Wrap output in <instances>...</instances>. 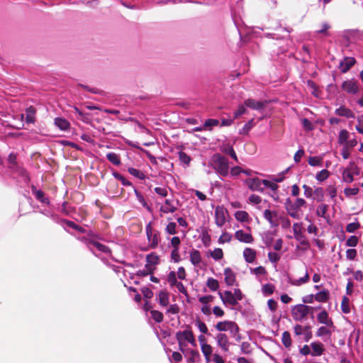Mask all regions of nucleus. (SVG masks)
Listing matches in <instances>:
<instances>
[{
  "label": "nucleus",
  "mask_w": 363,
  "mask_h": 363,
  "mask_svg": "<svg viewBox=\"0 0 363 363\" xmlns=\"http://www.w3.org/2000/svg\"><path fill=\"white\" fill-rule=\"evenodd\" d=\"M55 124L62 130H66L69 127V123L67 120L61 118H55Z\"/></svg>",
  "instance_id": "obj_26"
},
{
  "label": "nucleus",
  "mask_w": 363,
  "mask_h": 363,
  "mask_svg": "<svg viewBox=\"0 0 363 363\" xmlns=\"http://www.w3.org/2000/svg\"><path fill=\"white\" fill-rule=\"evenodd\" d=\"M26 122L33 123L35 121V109L33 107H29L26 109Z\"/></svg>",
  "instance_id": "obj_37"
},
{
  "label": "nucleus",
  "mask_w": 363,
  "mask_h": 363,
  "mask_svg": "<svg viewBox=\"0 0 363 363\" xmlns=\"http://www.w3.org/2000/svg\"><path fill=\"white\" fill-rule=\"evenodd\" d=\"M175 336L178 342L179 349L182 352L187 350L189 345H191L193 347L196 346V339L189 327H186L184 330L177 332Z\"/></svg>",
  "instance_id": "obj_1"
},
{
  "label": "nucleus",
  "mask_w": 363,
  "mask_h": 363,
  "mask_svg": "<svg viewBox=\"0 0 363 363\" xmlns=\"http://www.w3.org/2000/svg\"><path fill=\"white\" fill-rule=\"evenodd\" d=\"M218 296L223 303L225 306H235L238 303V301L233 295V292L230 291H225L224 292L219 291Z\"/></svg>",
  "instance_id": "obj_10"
},
{
  "label": "nucleus",
  "mask_w": 363,
  "mask_h": 363,
  "mask_svg": "<svg viewBox=\"0 0 363 363\" xmlns=\"http://www.w3.org/2000/svg\"><path fill=\"white\" fill-rule=\"evenodd\" d=\"M329 297V293L327 290H323L315 295V300L318 302H326Z\"/></svg>",
  "instance_id": "obj_27"
},
{
  "label": "nucleus",
  "mask_w": 363,
  "mask_h": 363,
  "mask_svg": "<svg viewBox=\"0 0 363 363\" xmlns=\"http://www.w3.org/2000/svg\"><path fill=\"white\" fill-rule=\"evenodd\" d=\"M236 240L244 243H252L254 241L251 233H245L242 230H238L235 233Z\"/></svg>",
  "instance_id": "obj_13"
},
{
  "label": "nucleus",
  "mask_w": 363,
  "mask_h": 363,
  "mask_svg": "<svg viewBox=\"0 0 363 363\" xmlns=\"http://www.w3.org/2000/svg\"><path fill=\"white\" fill-rule=\"evenodd\" d=\"M190 261L194 265H199L201 262V256L199 251L194 250L190 252Z\"/></svg>",
  "instance_id": "obj_24"
},
{
  "label": "nucleus",
  "mask_w": 363,
  "mask_h": 363,
  "mask_svg": "<svg viewBox=\"0 0 363 363\" xmlns=\"http://www.w3.org/2000/svg\"><path fill=\"white\" fill-rule=\"evenodd\" d=\"M224 279L228 286H233L235 282V274L230 268L224 269Z\"/></svg>",
  "instance_id": "obj_18"
},
{
  "label": "nucleus",
  "mask_w": 363,
  "mask_h": 363,
  "mask_svg": "<svg viewBox=\"0 0 363 363\" xmlns=\"http://www.w3.org/2000/svg\"><path fill=\"white\" fill-rule=\"evenodd\" d=\"M335 113L340 116H345L346 118H354V114L350 109L346 108L345 106H340L339 108L335 110Z\"/></svg>",
  "instance_id": "obj_22"
},
{
  "label": "nucleus",
  "mask_w": 363,
  "mask_h": 363,
  "mask_svg": "<svg viewBox=\"0 0 363 363\" xmlns=\"http://www.w3.org/2000/svg\"><path fill=\"white\" fill-rule=\"evenodd\" d=\"M206 286L211 290V291H216L219 287V283L218 280L213 279V278H208L206 281Z\"/></svg>",
  "instance_id": "obj_34"
},
{
  "label": "nucleus",
  "mask_w": 363,
  "mask_h": 363,
  "mask_svg": "<svg viewBox=\"0 0 363 363\" xmlns=\"http://www.w3.org/2000/svg\"><path fill=\"white\" fill-rule=\"evenodd\" d=\"M215 328L219 332H229L230 334L237 340L240 339L239 334V327L233 321L223 320L217 323Z\"/></svg>",
  "instance_id": "obj_2"
},
{
  "label": "nucleus",
  "mask_w": 363,
  "mask_h": 363,
  "mask_svg": "<svg viewBox=\"0 0 363 363\" xmlns=\"http://www.w3.org/2000/svg\"><path fill=\"white\" fill-rule=\"evenodd\" d=\"M235 218L241 223H249L251 221L250 216L245 211H237L234 213Z\"/></svg>",
  "instance_id": "obj_20"
},
{
  "label": "nucleus",
  "mask_w": 363,
  "mask_h": 363,
  "mask_svg": "<svg viewBox=\"0 0 363 363\" xmlns=\"http://www.w3.org/2000/svg\"><path fill=\"white\" fill-rule=\"evenodd\" d=\"M342 179L345 182L351 183L354 181V174L346 168L342 172Z\"/></svg>",
  "instance_id": "obj_32"
},
{
  "label": "nucleus",
  "mask_w": 363,
  "mask_h": 363,
  "mask_svg": "<svg viewBox=\"0 0 363 363\" xmlns=\"http://www.w3.org/2000/svg\"><path fill=\"white\" fill-rule=\"evenodd\" d=\"M266 102L255 101L252 99H248L245 101V105L246 107L254 110H260L265 106Z\"/></svg>",
  "instance_id": "obj_16"
},
{
  "label": "nucleus",
  "mask_w": 363,
  "mask_h": 363,
  "mask_svg": "<svg viewBox=\"0 0 363 363\" xmlns=\"http://www.w3.org/2000/svg\"><path fill=\"white\" fill-rule=\"evenodd\" d=\"M323 158L321 157H310L308 158V164L311 166H320L322 164Z\"/></svg>",
  "instance_id": "obj_42"
},
{
  "label": "nucleus",
  "mask_w": 363,
  "mask_h": 363,
  "mask_svg": "<svg viewBox=\"0 0 363 363\" xmlns=\"http://www.w3.org/2000/svg\"><path fill=\"white\" fill-rule=\"evenodd\" d=\"M309 280V275L308 272H306L304 276L300 279H294L291 281V284L294 286H301L303 284H306Z\"/></svg>",
  "instance_id": "obj_35"
},
{
  "label": "nucleus",
  "mask_w": 363,
  "mask_h": 363,
  "mask_svg": "<svg viewBox=\"0 0 363 363\" xmlns=\"http://www.w3.org/2000/svg\"><path fill=\"white\" fill-rule=\"evenodd\" d=\"M245 184L252 191H263L264 182L259 178L248 179L245 181Z\"/></svg>",
  "instance_id": "obj_12"
},
{
  "label": "nucleus",
  "mask_w": 363,
  "mask_h": 363,
  "mask_svg": "<svg viewBox=\"0 0 363 363\" xmlns=\"http://www.w3.org/2000/svg\"><path fill=\"white\" fill-rule=\"evenodd\" d=\"M147 262L151 264H157L159 261V257L155 255H150L147 257Z\"/></svg>",
  "instance_id": "obj_64"
},
{
  "label": "nucleus",
  "mask_w": 363,
  "mask_h": 363,
  "mask_svg": "<svg viewBox=\"0 0 363 363\" xmlns=\"http://www.w3.org/2000/svg\"><path fill=\"white\" fill-rule=\"evenodd\" d=\"M196 326L198 327L199 330L202 333H208V328L206 326V325L201 321V320H199L196 322Z\"/></svg>",
  "instance_id": "obj_59"
},
{
  "label": "nucleus",
  "mask_w": 363,
  "mask_h": 363,
  "mask_svg": "<svg viewBox=\"0 0 363 363\" xmlns=\"http://www.w3.org/2000/svg\"><path fill=\"white\" fill-rule=\"evenodd\" d=\"M356 130L361 134H363V116H360L357 118V124L356 125Z\"/></svg>",
  "instance_id": "obj_57"
},
{
  "label": "nucleus",
  "mask_w": 363,
  "mask_h": 363,
  "mask_svg": "<svg viewBox=\"0 0 363 363\" xmlns=\"http://www.w3.org/2000/svg\"><path fill=\"white\" fill-rule=\"evenodd\" d=\"M176 209V206H174L172 202L169 199H167L164 204L160 208L161 211L164 213H173Z\"/></svg>",
  "instance_id": "obj_23"
},
{
  "label": "nucleus",
  "mask_w": 363,
  "mask_h": 363,
  "mask_svg": "<svg viewBox=\"0 0 363 363\" xmlns=\"http://www.w3.org/2000/svg\"><path fill=\"white\" fill-rule=\"evenodd\" d=\"M176 276V272L174 271L170 272L168 274L167 281L172 286H174L178 282Z\"/></svg>",
  "instance_id": "obj_50"
},
{
  "label": "nucleus",
  "mask_w": 363,
  "mask_h": 363,
  "mask_svg": "<svg viewBox=\"0 0 363 363\" xmlns=\"http://www.w3.org/2000/svg\"><path fill=\"white\" fill-rule=\"evenodd\" d=\"M311 308V307L303 304L294 306L291 309L293 318L298 321L303 320L307 316Z\"/></svg>",
  "instance_id": "obj_4"
},
{
  "label": "nucleus",
  "mask_w": 363,
  "mask_h": 363,
  "mask_svg": "<svg viewBox=\"0 0 363 363\" xmlns=\"http://www.w3.org/2000/svg\"><path fill=\"white\" fill-rule=\"evenodd\" d=\"M179 157L181 162L188 165L190 163L191 158L184 152H179Z\"/></svg>",
  "instance_id": "obj_49"
},
{
  "label": "nucleus",
  "mask_w": 363,
  "mask_h": 363,
  "mask_svg": "<svg viewBox=\"0 0 363 363\" xmlns=\"http://www.w3.org/2000/svg\"><path fill=\"white\" fill-rule=\"evenodd\" d=\"M264 217L272 226L279 225V216L277 211L267 209L264 211Z\"/></svg>",
  "instance_id": "obj_14"
},
{
  "label": "nucleus",
  "mask_w": 363,
  "mask_h": 363,
  "mask_svg": "<svg viewBox=\"0 0 363 363\" xmlns=\"http://www.w3.org/2000/svg\"><path fill=\"white\" fill-rule=\"evenodd\" d=\"M228 216V210L223 206H218L215 208V223L217 226H223Z\"/></svg>",
  "instance_id": "obj_5"
},
{
  "label": "nucleus",
  "mask_w": 363,
  "mask_h": 363,
  "mask_svg": "<svg viewBox=\"0 0 363 363\" xmlns=\"http://www.w3.org/2000/svg\"><path fill=\"white\" fill-rule=\"evenodd\" d=\"M329 175L330 173L327 169H323L316 174L315 178L319 182H323L328 179Z\"/></svg>",
  "instance_id": "obj_44"
},
{
  "label": "nucleus",
  "mask_w": 363,
  "mask_h": 363,
  "mask_svg": "<svg viewBox=\"0 0 363 363\" xmlns=\"http://www.w3.org/2000/svg\"><path fill=\"white\" fill-rule=\"evenodd\" d=\"M231 240H232V235L227 232H224L221 234V235L218 238V242L220 244H223L225 242H230L231 241Z\"/></svg>",
  "instance_id": "obj_43"
},
{
  "label": "nucleus",
  "mask_w": 363,
  "mask_h": 363,
  "mask_svg": "<svg viewBox=\"0 0 363 363\" xmlns=\"http://www.w3.org/2000/svg\"><path fill=\"white\" fill-rule=\"evenodd\" d=\"M152 318L157 323H160L163 320V314L155 310H152L150 311Z\"/></svg>",
  "instance_id": "obj_45"
},
{
  "label": "nucleus",
  "mask_w": 363,
  "mask_h": 363,
  "mask_svg": "<svg viewBox=\"0 0 363 363\" xmlns=\"http://www.w3.org/2000/svg\"><path fill=\"white\" fill-rule=\"evenodd\" d=\"M146 234L150 247H156L159 242V233L152 229L150 223L146 226Z\"/></svg>",
  "instance_id": "obj_7"
},
{
  "label": "nucleus",
  "mask_w": 363,
  "mask_h": 363,
  "mask_svg": "<svg viewBox=\"0 0 363 363\" xmlns=\"http://www.w3.org/2000/svg\"><path fill=\"white\" fill-rule=\"evenodd\" d=\"M171 245L173 247L174 249H178L179 247L181 241L179 237H173L171 240Z\"/></svg>",
  "instance_id": "obj_63"
},
{
  "label": "nucleus",
  "mask_w": 363,
  "mask_h": 363,
  "mask_svg": "<svg viewBox=\"0 0 363 363\" xmlns=\"http://www.w3.org/2000/svg\"><path fill=\"white\" fill-rule=\"evenodd\" d=\"M250 270H251L252 273H253L256 275H264L266 274L265 269L262 266H259V267L254 268V269H251Z\"/></svg>",
  "instance_id": "obj_60"
},
{
  "label": "nucleus",
  "mask_w": 363,
  "mask_h": 363,
  "mask_svg": "<svg viewBox=\"0 0 363 363\" xmlns=\"http://www.w3.org/2000/svg\"><path fill=\"white\" fill-rule=\"evenodd\" d=\"M355 63V60L352 57L345 58L339 65L342 72H347Z\"/></svg>",
  "instance_id": "obj_17"
},
{
  "label": "nucleus",
  "mask_w": 363,
  "mask_h": 363,
  "mask_svg": "<svg viewBox=\"0 0 363 363\" xmlns=\"http://www.w3.org/2000/svg\"><path fill=\"white\" fill-rule=\"evenodd\" d=\"M91 245H92V247H95L96 250H98L99 251L104 252H109V250L107 247H106L105 245H104L99 242H94L91 243Z\"/></svg>",
  "instance_id": "obj_52"
},
{
  "label": "nucleus",
  "mask_w": 363,
  "mask_h": 363,
  "mask_svg": "<svg viewBox=\"0 0 363 363\" xmlns=\"http://www.w3.org/2000/svg\"><path fill=\"white\" fill-rule=\"evenodd\" d=\"M209 255L215 260H220L223 257V252L222 249L216 248L212 251H210Z\"/></svg>",
  "instance_id": "obj_30"
},
{
  "label": "nucleus",
  "mask_w": 363,
  "mask_h": 363,
  "mask_svg": "<svg viewBox=\"0 0 363 363\" xmlns=\"http://www.w3.org/2000/svg\"><path fill=\"white\" fill-rule=\"evenodd\" d=\"M213 296L211 295L203 296L199 298V302L202 304L201 311L206 315H210L211 313V308L209 303L212 302Z\"/></svg>",
  "instance_id": "obj_9"
},
{
  "label": "nucleus",
  "mask_w": 363,
  "mask_h": 363,
  "mask_svg": "<svg viewBox=\"0 0 363 363\" xmlns=\"http://www.w3.org/2000/svg\"><path fill=\"white\" fill-rule=\"evenodd\" d=\"M282 343L286 347H289L291 345V340L290 334L288 332H284L282 335Z\"/></svg>",
  "instance_id": "obj_46"
},
{
  "label": "nucleus",
  "mask_w": 363,
  "mask_h": 363,
  "mask_svg": "<svg viewBox=\"0 0 363 363\" xmlns=\"http://www.w3.org/2000/svg\"><path fill=\"white\" fill-rule=\"evenodd\" d=\"M328 206L325 204H320L318 206L316 210V214L322 218H325L326 213L328 211Z\"/></svg>",
  "instance_id": "obj_39"
},
{
  "label": "nucleus",
  "mask_w": 363,
  "mask_h": 363,
  "mask_svg": "<svg viewBox=\"0 0 363 363\" xmlns=\"http://www.w3.org/2000/svg\"><path fill=\"white\" fill-rule=\"evenodd\" d=\"M357 243H358V238H357V237L354 236V235L350 236L346 242V245L350 247H355L357 245Z\"/></svg>",
  "instance_id": "obj_54"
},
{
  "label": "nucleus",
  "mask_w": 363,
  "mask_h": 363,
  "mask_svg": "<svg viewBox=\"0 0 363 363\" xmlns=\"http://www.w3.org/2000/svg\"><path fill=\"white\" fill-rule=\"evenodd\" d=\"M268 257L271 262L277 263L280 259V255L276 252H269Z\"/></svg>",
  "instance_id": "obj_58"
},
{
  "label": "nucleus",
  "mask_w": 363,
  "mask_h": 363,
  "mask_svg": "<svg viewBox=\"0 0 363 363\" xmlns=\"http://www.w3.org/2000/svg\"><path fill=\"white\" fill-rule=\"evenodd\" d=\"M333 328L325 326H322L319 328L316 332V335L318 337H323L325 335H330L332 333V330Z\"/></svg>",
  "instance_id": "obj_29"
},
{
  "label": "nucleus",
  "mask_w": 363,
  "mask_h": 363,
  "mask_svg": "<svg viewBox=\"0 0 363 363\" xmlns=\"http://www.w3.org/2000/svg\"><path fill=\"white\" fill-rule=\"evenodd\" d=\"M201 349L205 357L208 359L213 352L212 347L206 342H203L201 345Z\"/></svg>",
  "instance_id": "obj_28"
},
{
  "label": "nucleus",
  "mask_w": 363,
  "mask_h": 363,
  "mask_svg": "<svg viewBox=\"0 0 363 363\" xmlns=\"http://www.w3.org/2000/svg\"><path fill=\"white\" fill-rule=\"evenodd\" d=\"M128 171L130 174H132L133 176H134L140 179H143L145 177V174L141 171H140L137 169L130 167V168H128Z\"/></svg>",
  "instance_id": "obj_40"
},
{
  "label": "nucleus",
  "mask_w": 363,
  "mask_h": 363,
  "mask_svg": "<svg viewBox=\"0 0 363 363\" xmlns=\"http://www.w3.org/2000/svg\"><path fill=\"white\" fill-rule=\"evenodd\" d=\"M359 189L357 188H346L344 190V193L347 196H351L357 194Z\"/></svg>",
  "instance_id": "obj_56"
},
{
  "label": "nucleus",
  "mask_w": 363,
  "mask_h": 363,
  "mask_svg": "<svg viewBox=\"0 0 363 363\" xmlns=\"http://www.w3.org/2000/svg\"><path fill=\"white\" fill-rule=\"evenodd\" d=\"M242 255L245 262L247 263H253L257 257L256 250L250 247L245 248Z\"/></svg>",
  "instance_id": "obj_15"
},
{
  "label": "nucleus",
  "mask_w": 363,
  "mask_h": 363,
  "mask_svg": "<svg viewBox=\"0 0 363 363\" xmlns=\"http://www.w3.org/2000/svg\"><path fill=\"white\" fill-rule=\"evenodd\" d=\"M275 287L272 284H266L262 286V291L264 296L272 295L274 291Z\"/></svg>",
  "instance_id": "obj_31"
},
{
  "label": "nucleus",
  "mask_w": 363,
  "mask_h": 363,
  "mask_svg": "<svg viewBox=\"0 0 363 363\" xmlns=\"http://www.w3.org/2000/svg\"><path fill=\"white\" fill-rule=\"evenodd\" d=\"M157 298L160 304L162 306H167L169 303V294L165 291H161L157 294Z\"/></svg>",
  "instance_id": "obj_21"
},
{
  "label": "nucleus",
  "mask_w": 363,
  "mask_h": 363,
  "mask_svg": "<svg viewBox=\"0 0 363 363\" xmlns=\"http://www.w3.org/2000/svg\"><path fill=\"white\" fill-rule=\"evenodd\" d=\"M107 159L115 165H118L121 163L118 155L114 152L107 154Z\"/></svg>",
  "instance_id": "obj_38"
},
{
  "label": "nucleus",
  "mask_w": 363,
  "mask_h": 363,
  "mask_svg": "<svg viewBox=\"0 0 363 363\" xmlns=\"http://www.w3.org/2000/svg\"><path fill=\"white\" fill-rule=\"evenodd\" d=\"M317 319L319 323L325 324L328 327L334 328L333 323L328 317V314L325 311H321L317 316Z\"/></svg>",
  "instance_id": "obj_19"
},
{
  "label": "nucleus",
  "mask_w": 363,
  "mask_h": 363,
  "mask_svg": "<svg viewBox=\"0 0 363 363\" xmlns=\"http://www.w3.org/2000/svg\"><path fill=\"white\" fill-rule=\"evenodd\" d=\"M341 88L344 91L350 94H355L359 91V84L354 79L344 81Z\"/></svg>",
  "instance_id": "obj_8"
},
{
  "label": "nucleus",
  "mask_w": 363,
  "mask_h": 363,
  "mask_svg": "<svg viewBox=\"0 0 363 363\" xmlns=\"http://www.w3.org/2000/svg\"><path fill=\"white\" fill-rule=\"evenodd\" d=\"M215 339L218 346L221 349L222 351L225 352H228L230 347V342L228 336L225 333H218L216 336Z\"/></svg>",
  "instance_id": "obj_11"
},
{
  "label": "nucleus",
  "mask_w": 363,
  "mask_h": 363,
  "mask_svg": "<svg viewBox=\"0 0 363 363\" xmlns=\"http://www.w3.org/2000/svg\"><path fill=\"white\" fill-rule=\"evenodd\" d=\"M263 182H264V188L267 187V188L270 189L274 193L277 191V190L278 189V185L275 183V182L264 179Z\"/></svg>",
  "instance_id": "obj_41"
},
{
  "label": "nucleus",
  "mask_w": 363,
  "mask_h": 363,
  "mask_svg": "<svg viewBox=\"0 0 363 363\" xmlns=\"http://www.w3.org/2000/svg\"><path fill=\"white\" fill-rule=\"evenodd\" d=\"M312 348V355L313 356H319L322 354L323 352V346L320 342H313L311 345Z\"/></svg>",
  "instance_id": "obj_25"
},
{
  "label": "nucleus",
  "mask_w": 363,
  "mask_h": 363,
  "mask_svg": "<svg viewBox=\"0 0 363 363\" xmlns=\"http://www.w3.org/2000/svg\"><path fill=\"white\" fill-rule=\"evenodd\" d=\"M359 223H349L346 227V230L348 233H353L356 230H357L359 228Z\"/></svg>",
  "instance_id": "obj_55"
},
{
  "label": "nucleus",
  "mask_w": 363,
  "mask_h": 363,
  "mask_svg": "<svg viewBox=\"0 0 363 363\" xmlns=\"http://www.w3.org/2000/svg\"><path fill=\"white\" fill-rule=\"evenodd\" d=\"M349 138V133L346 130H342L338 135V143L344 145Z\"/></svg>",
  "instance_id": "obj_33"
},
{
  "label": "nucleus",
  "mask_w": 363,
  "mask_h": 363,
  "mask_svg": "<svg viewBox=\"0 0 363 363\" xmlns=\"http://www.w3.org/2000/svg\"><path fill=\"white\" fill-rule=\"evenodd\" d=\"M249 201L253 204H259L262 201V199L259 196L252 194L249 197Z\"/></svg>",
  "instance_id": "obj_62"
},
{
  "label": "nucleus",
  "mask_w": 363,
  "mask_h": 363,
  "mask_svg": "<svg viewBox=\"0 0 363 363\" xmlns=\"http://www.w3.org/2000/svg\"><path fill=\"white\" fill-rule=\"evenodd\" d=\"M341 309L344 313H349L350 312V299L347 297H343Z\"/></svg>",
  "instance_id": "obj_36"
},
{
  "label": "nucleus",
  "mask_w": 363,
  "mask_h": 363,
  "mask_svg": "<svg viewBox=\"0 0 363 363\" xmlns=\"http://www.w3.org/2000/svg\"><path fill=\"white\" fill-rule=\"evenodd\" d=\"M219 124L218 120L216 119H208L204 123V128L206 129H211V127L218 125Z\"/></svg>",
  "instance_id": "obj_51"
},
{
  "label": "nucleus",
  "mask_w": 363,
  "mask_h": 363,
  "mask_svg": "<svg viewBox=\"0 0 363 363\" xmlns=\"http://www.w3.org/2000/svg\"><path fill=\"white\" fill-rule=\"evenodd\" d=\"M176 228H177V224L174 222H171V223H168V225H167V227L165 228V231H166V233H167L169 235H174L177 233Z\"/></svg>",
  "instance_id": "obj_47"
},
{
  "label": "nucleus",
  "mask_w": 363,
  "mask_h": 363,
  "mask_svg": "<svg viewBox=\"0 0 363 363\" xmlns=\"http://www.w3.org/2000/svg\"><path fill=\"white\" fill-rule=\"evenodd\" d=\"M354 175H358L359 173V169L355 164L354 162H351L349 164V166L347 167Z\"/></svg>",
  "instance_id": "obj_53"
},
{
  "label": "nucleus",
  "mask_w": 363,
  "mask_h": 363,
  "mask_svg": "<svg viewBox=\"0 0 363 363\" xmlns=\"http://www.w3.org/2000/svg\"><path fill=\"white\" fill-rule=\"evenodd\" d=\"M245 107L246 106H245V104L239 105L238 110H236L234 113L235 118H237L239 116H240L241 115L246 113L247 109Z\"/></svg>",
  "instance_id": "obj_48"
},
{
  "label": "nucleus",
  "mask_w": 363,
  "mask_h": 363,
  "mask_svg": "<svg viewBox=\"0 0 363 363\" xmlns=\"http://www.w3.org/2000/svg\"><path fill=\"white\" fill-rule=\"evenodd\" d=\"M306 204L304 199L298 198L296 199L294 203L288 201L286 203V209L287 213L294 218H299L301 216L300 208Z\"/></svg>",
  "instance_id": "obj_3"
},
{
  "label": "nucleus",
  "mask_w": 363,
  "mask_h": 363,
  "mask_svg": "<svg viewBox=\"0 0 363 363\" xmlns=\"http://www.w3.org/2000/svg\"><path fill=\"white\" fill-rule=\"evenodd\" d=\"M214 165L216 169L222 176H226L228 173V163L225 158L220 155L214 156Z\"/></svg>",
  "instance_id": "obj_6"
},
{
  "label": "nucleus",
  "mask_w": 363,
  "mask_h": 363,
  "mask_svg": "<svg viewBox=\"0 0 363 363\" xmlns=\"http://www.w3.org/2000/svg\"><path fill=\"white\" fill-rule=\"evenodd\" d=\"M213 314L218 318H221L224 315L225 312L219 306H215L213 307L212 310Z\"/></svg>",
  "instance_id": "obj_61"
}]
</instances>
